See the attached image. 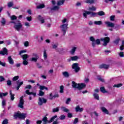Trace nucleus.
I'll return each mask as SVG.
<instances>
[{
    "mask_svg": "<svg viewBox=\"0 0 124 124\" xmlns=\"http://www.w3.org/2000/svg\"><path fill=\"white\" fill-rule=\"evenodd\" d=\"M87 15H89V17L92 18L93 17H97V15L99 16H103V15H105V13H104L102 11L98 12V13H93L91 11H85L83 13V17H84L85 18H87Z\"/></svg>",
    "mask_w": 124,
    "mask_h": 124,
    "instance_id": "1",
    "label": "nucleus"
},
{
    "mask_svg": "<svg viewBox=\"0 0 124 124\" xmlns=\"http://www.w3.org/2000/svg\"><path fill=\"white\" fill-rule=\"evenodd\" d=\"M72 87L74 88V89H78V90H82V89H84L85 87H86V84L85 83H76L75 81L72 82Z\"/></svg>",
    "mask_w": 124,
    "mask_h": 124,
    "instance_id": "2",
    "label": "nucleus"
},
{
    "mask_svg": "<svg viewBox=\"0 0 124 124\" xmlns=\"http://www.w3.org/2000/svg\"><path fill=\"white\" fill-rule=\"evenodd\" d=\"M14 29L17 31H22V29L23 28V24L21 23V21H17L16 23L14 26Z\"/></svg>",
    "mask_w": 124,
    "mask_h": 124,
    "instance_id": "3",
    "label": "nucleus"
},
{
    "mask_svg": "<svg viewBox=\"0 0 124 124\" xmlns=\"http://www.w3.org/2000/svg\"><path fill=\"white\" fill-rule=\"evenodd\" d=\"M14 117L15 119H20V120H24V119L26 118V114L25 113H15Z\"/></svg>",
    "mask_w": 124,
    "mask_h": 124,
    "instance_id": "4",
    "label": "nucleus"
},
{
    "mask_svg": "<svg viewBox=\"0 0 124 124\" xmlns=\"http://www.w3.org/2000/svg\"><path fill=\"white\" fill-rule=\"evenodd\" d=\"M90 40L92 42V46L93 47H95V45H99L100 44V40L97 39L96 40L94 39L93 37H90Z\"/></svg>",
    "mask_w": 124,
    "mask_h": 124,
    "instance_id": "5",
    "label": "nucleus"
},
{
    "mask_svg": "<svg viewBox=\"0 0 124 124\" xmlns=\"http://www.w3.org/2000/svg\"><path fill=\"white\" fill-rule=\"evenodd\" d=\"M68 26V24L65 23L63 24L62 25L60 26V29L62 32L63 35H65L66 33V31H67V29L68 28L67 26Z\"/></svg>",
    "mask_w": 124,
    "mask_h": 124,
    "instance_id": "6",
    "label": "nucleus"
},
{
    "mask_svg": "<svg viewBox=\"0 0 124 124\" xmlns=\"http://www.w3.org/2000/svg\"><path fill=\"white\" fill-rule=\"evenodd\" d=\"M57 117L58 116L57 115L54 116L50 119L49 121H48V119L46 117H44L42 119V122H44L43 124H47V123H48V124H50V123H52L54 121V120H55V119H56Z\"/></svg>",
    "mask_w": 124,
    "mask_h": 124,
    "instance_id": "7",
    "label": "nucleus"
},
{
    "mask_svg": "<svg viewBox=\"0 0 124 124\" xmlns=\"http://www.w3.org/2000/svg\"><path fill=\"white\" fill-rule=\"evenodd\" d=\"M32 57L31 58V62H36L37 61H38V59H39V56H38V54L35 53H32Z\"/></svg>",
    "mask_w": 124,
    "mask_h": 124,
    "instance_id": "8",
    "label": "nucleus"
},
{
    "mask_svg": "<svg viewBox=\"0 0 124 124\" xmlns=\"http://www.w3.org/2000/svg\"><path fill=\"white\" fill-rule=\"evenodd\" d=\"M38 103L39 106H42L44 104L47 103V100L43 97H39Z\"/></svg>",
    "mask_w": 124,
    "mask_h": 124,
    "instance_id": "9",
    "label": "nucleus"
},
{
    "mask_svg": "<svg viewBox=\"0 0 124 124\" xmlns=\"http://www.w3.org/2000/svg\"><path fill=\"white\" fill-rule=\"evenodd\" d=\"M100 40L101 41H103L104 46H106V45H107V44H108V43H109V42H110V38L109 37L102 38H101Z\"/></svg>",
    "mask_w": 124,
    "mask_h": 124,
    "instance_id": "10",
    "label": "nucleus"
},
{
    "mask_svg": "<svg viewBox=\"0 0 124 124\" xmlns=\"http://www.w3.org/2000/svg\"><path fill=\"white\" fill-rule=\"evenodd\" d=\"M24 96H22L20 97L19 99V103L18 105V107H19V108H24V104L25 101H24Z\"/></svg>",
    "mask_w": 124,
    "mask_h": 124,
    "instance_id": "11",
    "label": "nucleus"
},
{
    "mask_svg": "<svg viewBox=\"0 0 124 124\" xmlns=\"http://www.w3.org/2000/svg\"><path fill=\"white\" fill-rule=\"evenodd\" d=\"M72 68L74 69L75 72H78L80 70L78 64L77 63H73L72 65Z\"/></svg>",
    "mask_w": 124,
    "mask_h": 124,
    "instance_id": "12",
    "label": "nucleus"
},
{
    "mask_svg": "<svg viewBox=\"0 0 124 124\" xmlns=\"http://www.w3.org/2000/svg\"><path fill=\"white\" fill-rule=\"evenodd\" d=\"M105 23L107 25V27H108L109 28H114V27H115V24L110 21H106L105 22Z\"/></svg>",
    "mask_w": 124,
    "mask_h": 124,
    "instance_id": "13",
    "label": "nucleus"
},
{
    "mask_svg": "<svg viewBox=\"0 0 124 124\" xmlns=\"http://www.w3.org/2000/svg\"><path fill=\"white\" fill-rule=\"evenodd\" d=\"M8 51L7 49L6 48L4 47L2 49V50L0 51V55H1L2 56H4V55H7Z\"/></svg>",
    "mask_w": 124,
    "mask_h": 124,
    "instance_id": "14",
    "label": "nucleus"
},
{
    "mask_svg": "<svg viewBox=\"0 0 124 124\" xmlns=\"http://www.w3.org/2000/svg\"><path fill=\"white\" fill-rule=\"evenodd\" d=\"M25 93L27 94H28V95H31V94H32L34 96V97H35L36 96V93L35 92H30V90H27L25 91Z\"/></svg>",
    "mask_w": 124,
    "mask_h": 124,
    "instance_id": "15",
    "label": "nucleus"
},
{
    "mask_svg": "<svg viewBox=\"0 0 124 124\" xmlns=\"http://www.w3.org/2000/svg\"><path fill=\"white\" fill-rule=\"evenodd\" d=\"M37 19L41 22V24H44V23H45V19H44V17H42L41 16H38Z\"/></svg>",
    "mask_w": 124,
    "mask_h": 124,
    "instance_id": "16",
    "label": "nucleus"
},
{
    "mask_svg": "<svg viewBox=\"0 0 124 124\" xmlns=\"http://www.w3.org/2000/svg\"><path fill=\"white\" fill-rule=\"evenodd\" d=\"M75 109L77 112H79V113L84 111V108H80V106H77Z\"/></svg>",
    "mask_w": 124,
    "mask_h": 124,
    "instance_id": "17",
    "label": "nucleus"
},
{
    "mask_svg": "<svg viewBox=\"0 0 124 124\" xmlns=\"http://www.w3.org/2000/svg\"><path fill=\"white\" fill-rule=\"evenodd\" d=\"M79 59H80V58L78 56H74L70 57V61H78Z\"/></svg>",
    "mask_w": 124,
    "mask_h": 124,
    "instance_id": "18",
    "label": "nucleus"
},
{
    "mask_svg": "<svg viewBox=\"0 0 124 124\" xmlns=\"http://www.w3.org/2000/svg\"><path fill=\"white\" fill-rule=\"evenodd\" d=\"M99 68H104L105 69H108L109 68V65L102 64L99 65Z\"/></svg>",
    "mask_w": 124,
    "mask_h": 124,
    "instance_id": "19",
    "label": "nucleus"
},
{
    "mask_svg": "<svg viewBox=\"0 0 124 124\" xmlns=\"http://www.w3.org/2000/svg\"><path fill=\"white\" fill-rule=\"evenodd\" d=\"M10 98L11 100L13 101L14 99H15V94L12 93V91L11 90L10 91Z\"/></svg>",
    "mask_w": 124,
    "mask_h": 124,
    "instance_id": "20",
    "label": "nucleus"
},
{
    "mask_svg": "<svg viewBox=\"0 0 124 124\" xmlns=\"http://www.w3.org/2000/svg\"><path fill=\"white\" fill-rule=\"evenodd\" d=\"M43 57L45 61H46V60L48 59V54H47V52H46V49H45L43 51Z\"/></svg>",
    "mask_w": 124,
    "mask_h": 124,
    "instance_id": "21",
    "label": "nucleus"
},
{
    "mask_svg": "<svg viewBox=\"0 0 124 124\" xmlns=\"http://www.w3.org/2000/svg\"><path fill=\"white\" fill-rule=\"evenodd\" d=\"M8 61L10 64H14V61H13V59H12V58H11V56H9L8 57Z\"/></svg>",
    "mask_w": 124,
    "mask_h": 124,
    "instance_id": "22",
    "label": "nucleus"
},
{
    "mask_svg": "<svg viewBox=\"0 0 124 124\" xmlns=\"http://www.w3.org/2000/svg\"><path fill=\"white\" fill-rule=\"evenodd\" d=\"M101 109L102 110V112H103L105 114H107V115H108V114H109V111H108V110H107V109H106V108H105L104 107H102L101 108Z\"/></svg>",
    "mask_w": 124,
    "mask_h": 124,
    "instance_id": "23",
    "label": "nucleus"
},
{
    "mask_svg": "<svg viewBox=\"0 0 124 124\" xmlns=\"http://www.w3.org/2000/svg\"><path fill=\"white\" fill-rule=\"evenodd\" d=\"M64 1H65V0H58L57 2V5H59V6L62 5V4H63Z\"/></svg>",
    "mask_w": 124,
    "mask_h": 124,
    "instance_id": "24",
    "label": "nucleus"
},
{
    "mask_svg": "<svg viewBox=\"0 0 124 124\" xmlns=\"http://www.w3.org/2000/svg\"><path fill=\"white\" fill-rule=\"evenodd\" d=\"M77 49V46H74L72 47V49L70 51V53L72 55H73V54H74V53H75V51H76Z\"/></svg>",
    "mask_w": 124,
    "mask_h": 124,
    "instance_id": "25",
    "label": "nucleus"
},
{
    "mask_svg": "<svg viewBox=\"0 0 124 124\" xmlns=\"http://www.w3.org/2000/svg\"><path fill=\"white\" fill-rule=\"evenodd\" d=\"M84 2L92 4L93 3H94V0H84Z\"/></svg>",
    "mask_w": 124,
    "mask_h": 124,
    "instance_id": "26",
    "label": "nucleus"
},
{
    "mask_svg": "<svg viewBox=\"0 0 124 124\" xmlns=\"http://www.w3.org/2000/svg\"><path fill=\"white\" fill-rule=\"evenodd\" d=\"M45 7V5L44 4H40V5L36 6L37 9H41Z\"/></svg>",
    "mask_w": 124,
    "mask_h": 124,
    "instance_id": "27",
    "label": "nucleus"
},
{
    "mask_svg": "<svg viewBox=\"0 0 124 124\" xmlns=\"http://www.w3.org/2000/svg\"><path fill=\"white\" fill-rule=\"evenodd\" d=\"M93 23L94 25H97L98 26H101L102 25V21H95Z\"/></svg>",
    "mask_w": 124,
    "mask_h": 124,
    "instance_id": "28",
    "label": "nucleus"
},
{
    "mask_svg": "<svg viewBox=\"0 0 124 124\" xmlns=\"http://www.w3.org/2000/svg\"><path fill=\"white\" fill-rule=\"evenodd\" d=\"M21 57L22 58L23 61H26L29 58V55L28 54L21 55Z\"/></svg>",
    "mask_w": 124,
    "mask_h": 124,
    "instance_id": "29",
    "label": "nucleus"
},
{
    "mask_svg": "<svg viewBox=\"0 0 124 124\" xmlns=\"http://www.w3.org/2000/svg\"><path fill=\"white\" fill-rule=\"evenodd\" d=\"M7 94H8V93H7V92H6L5 93H0V98H2V97H3V96H6V95H7Z\"/></svg>",
    "mask_w": 124,
    "mask_h": 124,
    "instance_id": "30",
    "label": "nucleus"
},
{
    "mask_svg": "<svg viewBox=\"0 0 124 124\" xmlns=\"http://www.w3.org/2000/svg\"><path fill=\"white\" fill-rule=\"evenodd\" d=\"M39 89L40 91H43V90H46V91H48V88L43 85L40 86Z\"/></svg>",
    "mask_w": 124,
    "mask_h": 124,
    "instance_id": "31",
    "label": "nucleus"
},
{
    "mask_svg": "<svg viewBox=\"0 0 124 124\" xmlns=\"http://www.w3.org/2000/svg\"><path fill=\"white\" fill-rule=\"evenodd\" d=\"M93 95L95 99H97V100H99V96L98 95V94L94 93Z\"/></svg>",
    "mask_w": 124,
    "mask_h": 124,
    "instance_id": "32",
    "label": "nucleus"
},
{
    "mask_svg": "<svg viewBox=\"0 0 124 124\" xmlns=\"http://www.w3.org/2000/svg\"><path fill=\"white\" fill-rule=\"evenodd\" d=\"M61 109H62V111H63V112H66V113H68V112H69V109H67L66 108L64 107H62Z\"/></svg>",
    "mask_w": 124,
    "mask_h": 124,
    "instance_id": "33",
    "label": "nucleus"
},
{
    "mask_svg": "<svg viewBox=\"0 0 124 124\" xmlns=\"http://www.w3.org/2000/svg\"><path fill=\"white\" fill-rule=\"evenodd\" d=\"M89 10H90V11H95V10H96V8L94 6L90 7L89 8Z\"/></svg>",
    "mask_w": 124,
    "mask_h": 124,
    "instance_id": "34",
    "label": "nucleus"
},
{
    "mask_svg": "<svg viewBox=\"0 0 124 124\" xmlns=\"http://www.w3.org/2000/svg\"><path fill=\"white\" fill-rule=\"evenodd\" d=\"M100 92H101V93H107V92H106V91L105 90V88H104V87H101L100 89Z\"/></svg>",
    "mask_w": 124,
    "mask_h": 124,
    "instance_id": "35",
    "label": "nucleus"
},
{
    "mask_svg": "<svg viewBox=\"0 0 124 124\" xmlns=\"http://www.w3.org/2000/svg\"><path fill=\"white\" fill-rule=\"evenodd\" d=\"M64 89V87L63 85L60 86V93H63V90Z\"/></svg>",
    "mask_w": 124,
    "mask_h": 124,
    "instance_id": "36",
    "label": "nucleus"
},
{
    "mask_svg": "<svg viewBox=\"0 0 124 124\" xmlns=\"http://www.w3.org/2000/svg\"><path fill=\"white\" fill-rule=\"evenodd\" d=\"M59 94H54L53 97H49V99H50L51 100H52V99H54V98H56L57 97H59Z\"/></svg>",
    "mask_w": 124,
    "mask_h": 124,
    "instance_id": "37",
    "label": "nucleus"
},
{
    "mask_svg": "<svg viewBox=\"0 0 124 124\" xmlns=\"http://www.w3.org/2000/svg\"><path fill=\"white\" fill-rule=\"evenodd\" d=\"M122 86H123V84L122 83L115 84L114 85H113V88H120V87H122Z\"/></svg>",
    "mask_w": 124,
    "mask_h": 124,
    "instance_id": "38",
    "label": "nucleus"
},
{
    "mask_svg": "<svg viewBox=\"0 0 124 124\" xmlns=\"http://www.w3.org/2000/svg\"><path fill=\"white\" fill-rule=\"evenodd\" d=\"M10 18L12 21H13L14 20H17V16L15 15H13L10 16Z\"/></svg>",
    "mask_w": 124,
    "mask_h": 124,
    "instance_id": "39",
    "label": "nucleus"
},
{
    "mask_svg": "<svg viewBox=\"0 0 124 124\" xmlns=\"http://www.w3.org/2000/svg\"><path fill=\"white\" fill-rule=\"evenodd\" d=\"M62 75L64 77H68L69 76V75L68 74V72H64L62 73Z\"/></svg>",
    "mask_w": 124,
    "mask_h": 124,
    "instance_id": "40",
    "label": "nucleus"
},
{
    "mask_svg": "<svg viewBox=\"0 0 124 124\" xmlns=\"http://www.w3.org/2000/svg\"><path fill=\"white\" fill-rule=\"evenodd\" d=\"M59 9L60 7H59L58 6H55L53 8H52L51 10H59Z\"/></svg>",
    "mask_w": 124,
    "mask_h": 124,
    "instance_id": "41",
    "label": "nucleus"
},
{
    "mask_svg": "<svg viewBox=\"0 0 124 124\" xmlns=\"http://www.w3.org/2000/svg\"><path fill=\"white\" fill-rule=\"evenodd\" d=\"M38 95L39 96H43V95H44V92H43L42 90H40L39 91V94Z\"/></svg>",
    "mask_w": 124,
    "mask_h": 124,
    "instance_id": "42",
    "label": "nucleus"
},
{
    "mask_svg": "<svg viewBox=\"0 0 124 124\" xmlns=\"http://www.w3.org/2000/svg\"><path fill=\"white\" fill-rule=\"evenodd\" d=\"M14 3H13V2H9L8 3V7H9V8L10 7H12V6H13L14 5Z\"/></svg>",
    "mask_w": 124,
    "mask_h": 124,
    "instance_id": "43",
    "label": "nucleus"
},
{
    "mask_svg": "<svg viewBox=\"0 0 124 124\" xmlns=\"http://www.w3.org/2000/svg\"><path fill=\"white\" fill-rule=\"evenodd\" d=\"M59 110L60 109L59 108H53L52 112H53V113H56V112H59Z\"/></svg>",
    "mask_w": 124,
    "mask_h": 124,
    "instance_id": "44",
    "label": "nucleus"
},
{
    "mask_svg": "<svg viewBox=\"0 0 124 124\" xmlns=\"http://www.w3.org/2000/svg\"><path fill=\"white\" fill-rule=\"evenodd\" d=\"M120 49V50H121V51H123V50H124V41H122V45L121 46Z\"/></svg>",
    "mask_w": 124,
    "mask_h": 124,
    "instance_id": "45",
    "label": "nucleus"
},
{
    "mask_svg": "<svg viewBox=\"0 0 124 124\" xmlns=\"http://www.w3.org/2000/svg\"><path fill=\"white\" fill-rule=\"evenodd\" d=\"M19 78V76H16L13 78L12 80L14 81H17V80H18Z\"/></svg>",
    "mask_w": 124,
    "mask_h": 124,
    "instance_id": "46",
    "label": "nucleus"
},
{
    "mask_svg": "<svg viewBox=\"0 0 124 124\" xmlns=\"http://www.w3.org/2000/svg\"><path fill=\"white\" fill-rule=\"evenodd\" d=\"M5 105H6V101H5L4 99H3L2 101V106L4 108Z\"/></svg>",
    "mask_w": 124,
    "mask_h": 124,
    "instance_id": "47",
    "label": "nucleus"
},
{
    "mask_svg": "<svg viewBox=\"0 0 124 124\" xmlns=\"http://www.w3.org/2000/svg\"><path fill=\"white\" fill-rule=\"evenodd\" d=\"M70 101H71V99L70 98H68L65 102V104L67 105L69 104V103H70Z\"/></svg>",
    "mask_w": 124,
    "mask_h": 124,
    "instance_id": "48",
    "label": "nucleus"
},
{
    "mask_svg": "<svg viewBox=\"0 0 124 124\" xmlns=\"http://www.w3.org/2000/svg\"><path fill=\"white\" fill-rule=\"evenodd\" d=\"M119 41H120V38H117L113 42L114 44H116V45H117V44H119Z\"/></svg>",
    "mask_w": 124,
    "mask_h": 124,
    "instance_id": "49",
    "label": "nucleus"
},
{
    "mask_svg": "<svg viewBox=\"0 0 124 124\" xmlns=\"http://www.w3.org/2000/svg\"><path fill=\"white\" fill-rule=\"evenodd\" d=\"M16 83H17V86H18V87H21V86H22V85H23V84H24V82H23V81H21V82H20L19 83V81H17V82H16Z\"/></svg>",
    "mask_w": 124,
    "mask_h": 124,
    "instance_id": "50",
    "label": "nucleus"
},
{
    "mask_svg": "<svg viewBox=\"0 0 124 124\" xmlns=\"http://www.w3.org/2000/svg\"><path fill=\"white\" fill-rule=\"evenodd\" d=\"M23 65H28L29 64V62L27 60H24L23 62Z\"/></svg>",
    "mask_w": 124,
    "mask_h": 124,
    "instance_id": "51",
    "label": "nucleus"
},
{
    "mask_svg": "<svg viewBox=\"0 0 124 124\" xmlns=\"http://www.w3.org/2000/svg\"><path fill=\"white\" fill-rule=\"evenodd\" d=\"M2 26H4L5 25V19L2 18V20L1 21Z\"/></svg>",
    "mask_w": 124,
    "mask_h": 124,
    "instance_id": "52",
    "label": "nucleus"
},
{
    "mask_svg": "<svg viewBox=\"0 0 124 124\" xmlns=\"http://www.w3.org/2000/svg\"><path fill=\"white\" fill-rule=\"evenodd\" d=\"M25 26L27 27V28H30L31 27V24H30V23L26 22L25 23Z\"/></svg>",
    "mask_w": 124,
    "mask_h": 124,
    "instance_id": "53",
    "label": "nucleus"
},
{
    "mask_svg": "<svg viewBox=\"0 0 124 124\" xmlns=\"http://www.w3.org/2000/svg\"><path fill=\"white\" fill-rule=\"evenodd\" d=\"M8 120L7 119H5L3 121L2 124H8Z\"/></svg>",
    "mask_w": 124,
    "mask_h": 124,
    "instance_id": "54",
    "label": "nucleus"
},
{
    "mask_svg": "<svg viewBox=\"0 0 124 124\" xmlns=\"http://www.w3.org/2000/svg\"><path fill=\"white\" fill-rule=\"evenodd\" d=\"M119 55L121 58H124V52H121L120 53H119Z\"/></svg>",
    "mask_w": 124,
    "mask_h": 124,
    "instance_id": "55",
    "label": "nucleus"
},
{
    "mask_svg": "<svg viewBox=\"0 0 124 124\" xmlns=\"http://www.w3.org/2000/svg\"><path fill=\"white\" fill-rule=\"evenodd\" d=\"M97 79H98V80H99V81H100L101 82H105L104 79H103L99 77H97Z\"/></svg>",
    "mask_w": 124,
    "mask_h": 124,
    "instance_id": "56",
    "label": "nucleus"
},
{
    "mask_svg": "<svg viewBox=\"0 0 124 124\" xmlns=\"http://www.w3.org/2000/svg\"><path fill=\"white\" fill-rule=\"evenodd\" d=\"M24 46L25 47H28L29 45V43L28 41H26L24 42Z\"/></svg>",
    "mask_w": 124,
    "mask_h": 124,
    "instance_id": "57",
    "label": "nucleus"
},
{
    "mask_svg": "<svg viewBox=\"0 0 124 124\" xmlns=\"http://www.w3.org/2000/svg\"><path fill=\"white\" fill-rule=\"evenodd\" d=\"M11 84H12V83H11V80H8L7 81V85L8 86H11Z\"/></svg>",
    "mask_w": 124,
    "mask_h": 124,
    "instance_id": "58",
    "label": "nucleus"
},
{
    "mask_svg": "<svg viewBox=\"0 0 124 124\" xmlns=\"http://www.w3.org/2000/svg\"><path fill=\"white\" fill-rule=\"evenodd\" d=\"M25 89H29V90H31V85L29 84L25 87Z\"/></svg>",
    "mask_w": 124,
    "mask_h": 124,
    "instance_id": "59",
    "label": "nucleus"
},
{
    "mask_svg": "<svg viewBox=\"0 0 124 124\" xmlns=\"http://www.w3.org/2000/svg\"><path fill=\"white\" fill-rule=\"evenodd\" d=\"M5 62H2L0 61V65H1L2 66H5L6 65Z\"/></svg>",
    "mask_w": 124,
    "mask_h": 124,
    "instance_id": "60",
    "label": "nucleus"
},
{
    "mask_svg": "<svg viewBox=\"0 0 124 124\" xmlns=\"http://www.w3.org/2000/svg\"><path fill=\"white\" fill-rule=\"evenodd\" d=\"M79 122V120H78V118H76L73 122L74 124H77V123H78Z\"/></svg>",
    "mask_w": 124,
    "mask_h": 124,
    "instance_id": "61",
    "label": "nucleus"
},
{
    "mask_svg": "<svg viewBox=\"0 0 124 124\" xmlns=\"http://www.w3.org/2000/svg\"><path fill=\"white\" fill-rule=\"evenodd\" d=\"M110 21H114L115 20V16H111L110 17Z\"/></svg>",
    "mask_w": 124,
    "mask_h": 124,
    "instance_id": "62",
    "label": "nucleus"
},
{
    "mask_svg": "<svg viewBox=\"0 0 124 124\" xmlns=\"http://www.w3.org/2000/svg\"><path fill=\"white\" fill-rule=\"evenodd\" d=\"M60 120H64L65 119V116L62 115L60 117Z\"/></svg>",
    "mask_w": 124,
    "mask_h": 124,
    "instance_id": "63",
    "label": "nucleus"
},
{
    "mask_svg": "<svg viewBox=\"0 0 124 124\" xmlns=\"http://www.w3.org/2000/svg\"><path fill=\"white\" fill-rule=\"evenodd\" d=\"M36 66L37 68H39V69L42 68V66L40 65V64H39V63H36Z\"/></svg>",
    "mask_w": 124,
    "mask_h": 124,
    "instance_id": "64",
    "label": "nucleus"
}]
</instances>
